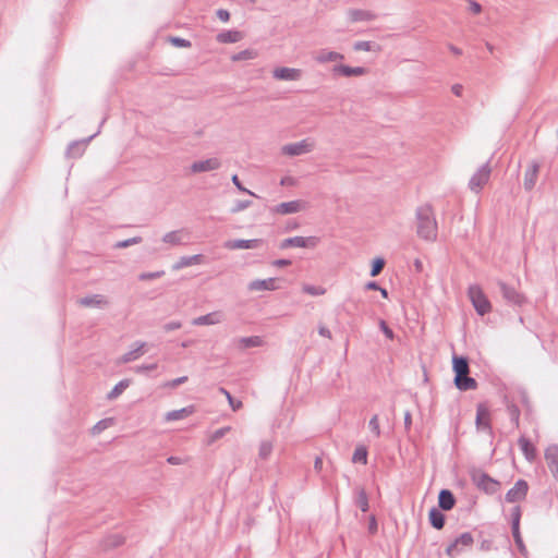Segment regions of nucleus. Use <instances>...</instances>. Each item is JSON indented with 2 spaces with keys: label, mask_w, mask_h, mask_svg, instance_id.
<instances>
[{
  "label": "nucleus",
  "mask_w": 558,
  "mask_h": 558,
  "mask_svg": "<svg viewBox=\"0 0 558 558\" xmlns=\"http://www.w3.org/2000/svg\"><path fill=\"white\" fill-rule=\"evenodd\" d=\"M380 329L381 331L384 332V335L388 338V339H393L395 337V333L392 331V329L386 324L385 320H380Z\"/></svg>",
  "instance_id": "58"
},
{
  "label": "nucleus",
  "mask_w": 558,
  "mask_h": 558,
  "mask_svg": "<svg viewBox=\"0 0 558 558\" xmlns=\"http://www.w3.org/2000/svg\"><path fill=\"white\" fill-rule=\"evenodd\" d=\"M243 39V34L236 29L220 32L217 35V41L220 44H234Z\"/></svg>",
  "instance_id": "29"
},
{
  "label": "nucleus",
  "mask_w": 558,
  "mask_h": 558,
  "mask_svg": "<svg viewBox=\"0 0 558 558\" xmlns=\"http://www.w3.org/2000/svg\"><path fill=\"white\" fill-rule=\"evenodd\" d=\"M221 162L218 158H208L205 160L195 161L191 165V171L193 173L207 172L219 169Z\"/></svg>",
  "instance_id": "15"
},
{
  "label": "nucleus",
  "mask_w": 558,
  "mask_h": 558,
  "mask_svg": "<svg viewBox=\"0 0 558 558\" xmlns=\"http://www.w3.org/2000/svg\"><path fill=\"white\" fill-rule=\"evenodd\" d=\"M538 171L539 163L537 161H532L524 173L523 185L526 191H531L535 186Z\"/></svg>",
  "instance_id": "17"
},
{
  "label": "nucleus",
  "mask_w": 558,
  "mask_h": 558,
  "mask_svg": "<svg viewBox=\"0 0 558 558\" xmlns=\"http://www.w3.org/2000/svg\"><path fill=\"white\" fill-rule=\"evenodd\" d=\"M124 543V537L120 534H112L105 538L104 548L111 549L121 546Z\"/></svg>",
  "instance_id": "37"
},
{
  "label": "nucleus",
  "mask_w": 558,
  "mask_h": 558,
  "mask_svg": "<svg viewBox=\"0 0 558 558\" xmlns=\"http://www.w3.org/2000/svg\"><path fill=\"white\" fill-rule=\"evenodd\" d=\"M452 371L454 373V376L468 375L470 372L468 357L454 354L452 356Z\"/></svg>",
  "instance_id": "22"
},
{
  "label": "nucleus",
  "mask_w": 558,
  "mask_h": 558,
  "mask_svg": "<svg viewBox=\"0 0 558 558\" xmlns=\"http://www.w3.org/2000/svg\"><path fill=\"white\" fill-rule=\"evenodd\" d=\"M518 445L524 456V458L532 462L536 458V448L535 446L525 437L521 436L518 440Z\"/></svg>",
  "instance_id": "25"
},
{
  "label": "nucleus",
  "mask_w": 558,
  "mask_h": 558,
  "mask_svg": "<svg viewBox=\"0 0 558 558\" xmlns=\"http://www.w3.org/2000/svg\"><path fill=\"white\" fill-rule=\"evenodd\" d=\"M511 532H512L514 543H515L520 554L523 555L524 557H527L529 551H527V548L522 539L520 529L511 530Z\"/></svg>",
  "instance_id": "40"
},
{
  "label": "nucleus",
  "mask_w": 558,
  "mask_h": 558,
  "mask_svg": "<svg viewBox=\"0 0 558 558\" xmlns=\"http://www.w3.org/2000/svg\"><path fill=\"white\" fill-rule=\"evenodd\" d=\"M129 379H122L120 380L112 390L107 395L108 400H114L117 399L129 386H130Z\"/></svg>",
  "instance_id": "36"
},
{
  "label": "nucleus",
  "mask_w": 558,
  "mask_h": 558,
  "mask_svg": "<svg viewBox=\"0 0 558 558\" xmlns=\"http://www.w3.org/2000/svg\"><path fill=\"white\" fill-rule=\"evenodd\" d=\"M348 19L352 23L363 22V21H374L376 19V14L361 9H350L348 11Z\"/></svg>",
  "instance_id": "23"
},
{
  "label": "nucleus",
  "mask_w": 558,
  "mask_h": 558,
  "mask_svg": "<svg viewBox=\"0 0 558 558\" xmlns=\"http://www.w3.org/2000/svg\"><path fill=\"white\" fill-rule=\"evenodd\" d=\"M496 284L499 288V291L507 303L511 305L521 306L526 302L525 296L521 294L514 287L506 283L500 279L496 280Z\"/></svg>",
  "instance_id": "3"
},
{
  "label": "nucleus",
  "mask_w": 558,
  "mask_h": 558,
  "mask_svg": "<svg viewBox=\"0 0 558 558\" xmlns=\"http://www.w3.org/2000/svg\"><path fill=\"white\" fill-rule=\"evenodd\" d=\"M146 342L144 341H136L134 343L135 348L126 353H124L121 357H120V362L121 363H130V362H133L135 360H137L141 355H143L145 353V347H146Z\"/></svg>",
  "instance_id": "24"
},
{
  "label": "nucleus",
  "mask_w": 558,
  "mask_h": 558,
  "mask_svg": "<svg viewBox=\"0 0 558 558\" xmlns=\"http://www.w3.org/2000/svg\"><path fill=\"white\" fill-rule=\"evenodd\" d=\"M493 547V542L489 539H483L480 544V549L483 551H488Z\"/></svg>",
  "instance_id": "62"
},
{
  "label": "nucleus",
  "mask_w": 558,
  "mask_h": 558,
  "mask_svg": "<svg viewBox=\"0 0 558 558\" xmlns=\"http://www.w3.org/2000/svg\"><path fill=\"white\" fill-rule=\"evenodd\" d=\"M301 208H302V205H301L300 201H290V202L280 203L278 205L271 207L270 211L272 214H278V215H289V214H295V213L300 211Z\"/></svg>",
  "instance_id": "18"
},
{
  "label": "nucleus",
  "mask_w": 558,
  "mask_h": 558,
  "mask_svg": "<svg viewBox=\"0 0 558 558\" xmlns=\"http://www.w3.org/2000/svg\"><path fill=\"white\" fill-rule=\"evenodd\" d=\"M263 243V239H235L227 241L225 247L228 250H253L259 247Z\"/></svg>",
  "instance_id": "10"
},
{
  "label": "nucleus",
  "mask_w": 558,
  "mask_h": 558,
  "mask_svg": "<svg viewBox=\"0 0 558 558\" xmlns=\"http://www.w3.org/2000/svg\"><path fill=\"white\" fill-rule=\"evenodd\" d=\"M353 49L356 51H374L378 50L379 46L372 41L360 40L354 43Z\"/></svg>",
  "instance_id": "42"
},
{
  "label": "nucleus",
  "mask_w": 558,
  "mask_h": 558,
  "mask_svg": "<svg viewBox=\"0 0 558 558\" xmlns=\"http://www.w3.org/2000/svg\"><path fill=\"white\" fill-rule=\"evenodd\" d=\"M187 381V376H181L175 379L168 381L165 386L169 388H175Z\"/></svg>",
  "instance_id": "56"
},
{
  "label": "nucleus",
  "mask_w": 558,
  "mask_h": 558,
  "mask_svg": "<svg viewBox=\"0 0 558 558\" xmlns=\"http://www.w3.org/2000/svg\"><path fill=\"white\" fill-rule=\"evenodd\" d=\"M453 383L461 391L474 390L477 388V381L468 375L454 376Z\"/></svg>",
  "instance_id": "26"
},
{
  "label": "nucleus",
  "mask_w": 558,
  "mask_h": 558,
  "mask_svg": "<svg viewBox=\"0 0 558 558\" xmlns=\"http://www.w3.org/2000/svg\"><path fill=\"white\" fill-rule=\"evenodd\" d=\"M430 525L436 530H441L445 525L446 518L440 509L433 507L428 512Z\"/></svg>",
  "instance_id": "30"
},
{
  "label": "nucleus",
  "mask_w": 558,
  "mask_h": 558,
  "mask_svg": "<svg viewBox=\"0 0 558 558\" xmlns=\"http://www.w3.org/2000/svg\"><path fill=\"white\" fill-rule=\"evenodd\" d=\"M469 10L473 14H478L482 11V5L478 2L471 0L469 1Z\"/></svg>",
  "instance_id": "60"
},
{
  "label": "nucleus",
  "mask_w": 558,
  "mask_h": 558,
  "mask_svg": "<svg viewBox=\"0 0 558 558\" xmlns=\"http://www.w3.org/2000/svg\"><path fill=\"white\" fill-rule=\"evenodd\" d=\"M352 461L354 463L366 464L367 463V449L364 446L357 447L353 452Z\"/></svg>",
  "instance_id": "41"
},
{
  "label": "nucleus",
  "mask_w": 558,
  "mask_h": 558,
  "mask_svg": "<svg viewBox=\"0 0 558 558\" xmlns=\"http://www.w3.org/2000/svg\"><path fill=\"white\" fill-rule=\"evenodd\" d=\"M333 74H340L343 76H359L363 75L366 72V69L363 66H349L344 64L336 65L332 69Z\"/></svg>",
  "instance_id": "28"
},
{
  "label": "nucleus",
  "mask_w": 558,
  "mask_h": 558,
  "mask_svg": "<svg viewBox=\"0 0 558 558\" xmlns=\"http://www.w3.org/2000/svg\"><path fill=\"white\" fill-rule=\"evenodd\" d=\"M263 343H264V340L259 336L242 337V338L238 339V347L241 350L262 347Z\"/></svg>",
  "instance_id": "34"
},
{
  "label": "nucleus",
  "mask_w": 558,
  "mask_h": 558,
  "mask_svg": "<svg viewBox=\"0 0 558 558\" xmlns=\"http://www.w3.org/2000/svg\"><path fill=\"white\" fill-rule=\"evenodd\" d=\"M167 462L172 465H180V464H183L184 461L180 457L171 456L167 459Z\"/></svg>",
  "instance_id": "63"
},
{
  "label": "nucleus",
  "mask_w": 558,
  "mask_h": 558,
  "mask_svg": "<svg viewBox=\"0 0 558 558\" xmlns=\"http://www.w3.org/2000/svg\"><path fill=\"white\" fill-rule=\"evenodd\" d=\"M314 59L318 63H326V62H332V61L342 60L343 59V54H341L339 52H336V51H328L326 49H322V50H319L316 53Z\"/></svg>",
  "instance_id": "33"
},
{
  "label": "nucleus",
  "mask_w": 558,
  "mask_h": 558,
  "mask_svg": "<svg viewBox=\"0 0 558 558\" xmlns=\"http://www.w3.org/2000/svg\"><path fill=\"white\" fill-rule=\"evenodd\" d=\"M368 532L371 534H375L377 532V521L374 515H371L369 522H368Z\"/></svg>",
  "instance_id": "61"
},
{
  "label": "nucleus",
  "mask_w": 558,
  "mask_h": 558,
  "mask_svg": "<svg viewBox=\"0 0 558 558\" xmlns=\"http://www.w3.org/2000/svg\"><path fill=\"white\" fill-rule=\"evenodd\" d=\"M231 180H232V183L236 186V189H238L239 191H241V192H243V193H247V194H250V195H252V196H254V197L259 198V196H258V195H256L255 193H253L252 191H250V190L245 189V187L242 185V183H241V181H240V179H239V177H238L236 174H233V175H232V178H231Z\"/></svg>",
  "instance_id": "49"
},
{
  "label": "nucleus",
  "mask_w": 558,
  "mask_h": 558,
  "mask_svg": "<svg viewBox=\"0 0 558 558\" xmlns=\"http://www.w3.org/2000/svg\"><path fill=\"white\" fill-rule=\"evenodd\" d=\"M468 296L478 315L484 316L492 311V304L478 284L469 287Z\"/></svg>",
  "instance_id": "2"
},
{
  "label": "nucleus",
  "mask_w": 558,
  "mask_h": 558,
  "mask_svg": "<svg viewBox=\"0 0 558 558\" xmlns=\"http://www.w3.org/2000/svg\"><path fill=\"white\" fill-rule=\"evenodd\" d=\"M142 241H143L142 236H133V238L117 242L113 245V247L114 248H125L131 245L140 244Z\"/></svg>",
  "instance_id": "46"
},
{
  "label": "nucleus",
  "mask_w": 558,
  "mask_h": 558,
  "mask_svg": "<svg viewBox=\"0 0 558 558\" xmlns=\"http://www.w3.org/2000/svg\"><path fill=\"white\" fill-rule=\"evenodd\" d=\"M187 240H189V232H186L183 229L167 232L162 236V242L166 244H169L171 246L184 245L187 243Z\"/></svg>",
  "instance_id": "13"
},
{
  "label": "nucleus",
  "mask_w": 558,
  "mask_h": 558,
  "mask_svg": "<svg viewBox=\"0 0 558 558\" xmlns=\"http://www.w3.org/2000/svg\"><path fill=\"white\" fill-rule=\"evenodd\" d=\"M355 504L362 512L368 511V498L366 492L363 488L357 490Z\"/></svg>",
  "instance_id": "39"
},
{
  "label": "nucleus",
  "mask_w": 558,
  "mask_h": 558,
  "mask_svg": "<svg viewBox=\"0 0 558 558\" xmlns=\"http://www.w3.org/2000/svg\"><path fill=\"white\" fill-rule=\"evenodd\" d=\"M157 366H158L157 363L143 364V365L135 366L133 369L137 374H143V373H146L149 371H155L157 368Z\"/></svg>",
  "instance_id": "51"
},
{
  "label": "nucleus",
  "mask_w": 558,
  "mask_h": 558,
  "mask_svg": "<svg viewBox=\"0 0 558 558\" xmlns=\"http://www.w3.org/2000/svg\"><path fill=\"white\" fill-rule=\"evenodd\" d=\"M171 43L175 47H180V48L191 47V43L187 39H184V38H181V37H172L171 38Z\"/></svg>",
  "instance_id": "55"
},
{
  "label": "nucleus",
  "mask_w": 558,
  "mask_h": 558,
  "mask_svg": "<svg viewBox=\"0 0 558 558\" xmlns=\"http://www.w3.org/2000/svg\"><path fill=\"white\" fill-rule=\"evenodd\" d=\"M416 233L425 241H435L437 239V221L430 205L425 204L416 209Z\"/></svg>",
  "instance_id": "1"
},
{
  "label": "nucleus",
  "mask_w": 558,
  "mask_h": 558,
  "mask_svg": "<svg viewBox=\"0 0 558 558\" xmlns=\"http://www.w3.org/2000/svg\"><path fill=\"white\" fill-rule=\"evenodd\" d=\"M216 14H217V17H218L221 22H223V23H226V22H228V21L230 20V13H229V11H228V10L219 9V10L216 12Z\"/></svg>",
  "instance_id": "59"
},
{
  "label": "nucleus",
  "mask_w": 558,
  "mask_h": 558,
  "mask_svg": "<svg viewBox=\"0 0 558 558\" xmlns=\"http://www.w3.org/2000/svg\"><path fill=\"white\" fill-rule=\"evenodd\" d=\"M181 327H182V324L179 320H172V322H169V323H167V324H165L162 326L163 330L167 331V332H170L172 330H177V329H179Z\"/></svg>",
  "instance_id": "57"
},
{
  "label": "nucleus",
  "mask_w": 558,
  "mask_h": 558,
  "mask_svg": "<svg viewBox=\"0 0 558 558\" xmlns=\"http://www.w3.org/2000/svg\"><path fill=\"white\" fill-rule=\"evenodd\" d=\"M219 391L226 396L228 402H229V405L231 407V409L233 411H238L239 409L242 408V401L241 400H236L232 397V395L223 387H220L219 388Z\"/></svg>",
  "instance_id": "44"
},
{
  "label": "nucleus",
  "mask_w": 558,
  "mask_h": 558,
  "mask_svg": "<svg viewBox=\"0 0 558 558\" xmlns=\"http://www.w3.org/2000/svg\"><path fill=\"white\" fill-rule=\"evenodd\" d=\"M368 427L377 437L380 435V427L377 414L372 416V418L368 422Z\"/></svg>",
  "instance_id": "50"
},
{
  "label": "nucleus",
  "mask_w": 558,
  "mask_h": 558,
  "mask_svg": "<svg viewBox=\"0 0 558 558\" xmlns=\"http://www.w3.org/2000/svg\"><path fill=\"white\" fill-rule=\"evenodd\" d=\"M302 76V71L294 68H276L272 71V77L280 81H298Z\"/></svg>",
  "instance_id": "14"
},
{
  "label": "nucleus",
  "mask_w": 558,
  "mask_h": 558,
  "mask_svg": "<svg viewBox=\"0 0 558 558\" xmlns=\"http://www.w3.org/2000/svg\"><path fill=\"white\" fill-rule=\"evenodd\" d=\"M475 425L478 430L487 432L489 435L493 434L490 411L485 403H478L476 405Z\"/></svg>",
  "instance_id": "6"
},
{
  "label": "nucleus",
  "mask_w": 558,
  "mask_h": 558,
  "mask_svg": "<svg viewBox=\"0 0 558 558\" xmlns=\"http://www.w3.org/2000/svg\"><path fill=\"white\" fill-rule=\"evenodd\" d=\"M229 430H230V427H221V428L216 429L210 437V442H214V441L222 438Z\"/></svg>",
  "instance_id": "53"
},
{
  "label": "nucleus",
  "mask_w": 558,
  "mask_h": 558,
  "mask_svg": "<svg viewBox=\"0 0 558 558\" xmlns=\"http://www.w3.org/2000/svg\"><path fill=\"white\" fill-rule=\"evenodd\" d=\"M521 508L515 506L511 511V530L520 529Z\"/></svg>",
  "instance_id": "47"
},
{
  "label": "nucleus",
  "mask_w": 558,
  "mask_h": 558,
  "mask_svg": "<svg viewBox=\"0 0 558 558\" xmlns=\"http://www.w3.org/2000/svg\"><path fill=\"white\" fill-rule=\"evenodd\" d=\"M163 275V271H154V272H143L138 276L140 280H153L161 277Z\"/></svg>",
  "instance_id": "54"
},
{
  "label": "nucleus",
  "mask_w": 558,
  "mask_h": 558,
  "mask_svg": "<svg viewBox=\"0 0 558 558\" xmlns=\"http://www.w3.org/2000/svg\"><path fill=\"white\" fill-rule=\"evenodd\" d=\"M258 56L255 49H244L231 56L233 62L253 60Z\"/></svg>",
  "instance_id": "35"
},
{
  "label": "nucleus",
  "mask_w": 558,
  "mask_h": 558,
  "mask_svg": "<svg viewBox=\"0 0 558 558\" xmlns=\"http://www.w3.org/2000/svg\"><path fill=\"white\" fill-rule=\"evenodd\" d=\"M303 291L311 295H322L325 292L324 289H322L319 287H315V286H310V284L304 286Z\"/></svg>",
  "instance_id": "52"
},
{
  "label": "nucleus",
  "mask_w": 558,
  "mask_h": 558,
  "mask_svg": "<svg viewBox=\"0 0 558 558\" xmlns=\"http://www.w3.org/2000/svg\"><path fill=\"white\" fill-rule=\"evenodd\" d=\"M272 265L276 266V267H286V266L291 265V260L290 259H284V258L276 259V260L272 262Z\"/></svg>",
  "instance_id": "64"
},
{
  "label": "nucleus",
  "mask_w": 558,
  "mask_h": 558,
  "mask_svg": "<svg viewBox=\"0 0 558 558\" xmlns=\"http://www.w3.org/2000/svg\"><path fill=\"white\" fill-rule=\"evenodd\" d=\"M529 490L527 482L524 480H518L512 488H510L506 494L507 502H517L523 500Z\"/></svg>",
  "instance_id": "9"
},
{
  "label": "nucleus",
  "mask_w": 558,
  "mask_h": 558,
  "mask_svg": "<svg viewBox=\"0 0 558 558\" xmlns=\"http://www.w3.org/2000/svg\"><path fill=\"white\" fill-rule=\"evenodd\" d=\"M251 205H252V201H250V199L236 201L234 203L233 207L231 208V213L232 214L240 213V211L248 208Z\"/></svg>",
  "instance_id": "48"
},
{
  "label": "nucleus",
  "mask_w": 558,
  "mask_h": 558,
  "mask_svg": "<svg viewBox=\"0 0 558 558\" xmlns=\"http://www.w3.org/2000/svg\"><path fill=\"white\" fill-rule=\"evenodd\" d=\"M314 145L307 140L288 144L282 147V153L288 156H300L313 150Z\"/></svg>",
  "instance_id": "11"
},
{
  "label": "nucleus",
  "mask_w": 558,
  "mask_h": 558,
  "mask_svg": "<svg viewBox=\"0 0 558 558\" xmlns=\"http://www.w3.org/2000/svg\"><path fill=\"white\" fill-rule=\"evenodd\" d=\"M473 476L476 486L487 494H495L498 490V481L492 478L487 473L478 472Z\"/></svg>",
  "instance_id": "8"
},
{
  "label": "nucleus",
  "mask_w": 558,
  "mask_h": 558,
  "mask_svg": "<svg viewBox=\"0 0 558 558\" xmlns=\"http://www.w3.org/2000/svg\"><path fill=\"white\" fill-rule=\"evenodd\" d=\"M492 168L489 160L482 165L469 181V189L474 193H480L483 186L488 182Z\"/></svg>",
  "instance_id": "4"
},
{
  "label": "nucleus",
  "mask_w": 558,
  "mask_h": 558,
  "mask_svg": "<svg viewBox=\"0 0 558 558\" xmlns=\"http://www.w3.org/2000/svg\"><path fill=\"white\" fill-rule=\"evenodd\" d=\"M319 239L316 236H292L284 239L279 247L281 250H286L289 247H303V248H314L318 245Z\"/></svg>",
  "instance_id": "5"
},
{
  "label": "nucleus",
  "mask_w": 558,
  "mask_h": 558,
  "mask_svg": "<svg viewBox=\"0 0 558 558\" xmlns=\"http://www.w3.org/2000/svg\"><path fill=\"white\" fill-rule=\"evenodd\" d=\"M221 322V316L216 313H208L206 315L198 316L192 320L194 326L216 325Z\"/></svg>",
  "instance_id": "31"
},
{
  "label": "nucleus",
  "mask_w": 558,
  "mask_h": 558,
  "mask_svg": "<svg viewBox=\"0 0 558 558\" xmlns=\"http://www.w3.org/2000/svg\"><path fill=\"white\" fill-rule=\"evenodd\" d=\"M247 289L250 291H272L276 289L275 279H256L248 283Z\"/></svg>",
  "instance_id": "27"
},
{
  "label": "nucleus",
  "mask_w": 558,
  "mask_h": 558,
  "mask_svg": "<svg viewBox=\"0 0 558 558\" xmlns=\"http://www.w3.org/2000/svg\"><path fill=\"white\" fill-rule=\"evenodd\" d=\"M545 460L554 477L558 478V445H550L546 448Z\"/></svg>",
  "instance_id": "16"
},
{
  "label": "nucleus",
  "mask_w": 558,
  "mask_h": 558,
  "mask_svg": "<svg viewBox=\"0 0 558 558\" xmlns=\"http://www.w3.org/2000/svg\"><path fill=\"white\" fill-rule=\"evenodd\" d=\"M78 303L86 307H105L109 304L108 300L101 294L86 295L80 299Z\"/></svg>",
  "instance_id": "20"
},
{
  "label": "nucleus",
  "mask_w": 558,
  "mask_h": 558,
  "mask_svg": "<svg viewBox=\"0 0 558 558\" xmlns=\"http://www.w3.org/2000/svg\"><path fill=\"white\" fill-rule=\"evenodd\" d=\"M473 542L474 539L470 532L462 533L447 546L446 554L449 557H456L463 550L464 547H470Z\"/></svg>",
  "instance_id": "7"
},
{
  "label": "nucleus",
  "mask_w": 558,
  "mask_h": 558,
  "mask_svg": "<svg viewBox=\"0 0 558 558\" xmlns=\"http://www.w3.org/2000/svg\"><path fill=\"white\" fill-rule=\"evenodd\" d=\"M507 412L509 414L510 421L515 427H519L520 424V409L514 403L507 404Z\"/></svg>",
  "instance_id": "38"
},
{
  "label": "nucleus",
  "mask_w": 558,
  "mask_h": 558,
  "mask_svg": "<svg viewBox=\"0 0 558 558\" xmlns=\"http://www.w3.org/2000/svg\"><path fill=\"white\" fill-rule=\"evenodd\" d=\"M99 133L97 131L95 134L88 136L87 138L81 140V141H73L69 144L66 148V156L70 158H78L83 155L86 146L88 143Z\"/></svg>",
  "instance_id": "12"
},
{
  "label": "nucleus",
  "mask_w": 558,
  "mask_h": 558,
  "mask_svg": "<svg viewBox=\"0 0 558 558\" xmlns=\"http://www.w3.org/2000/svg\"><path fill=\"white\" fill-rule=\"evenodd\" d=\"M204 262V256L202 254H195L192 256H182L179 258L177 263L173 264V270H180L193 265H199Z\"/></svg>",
  "instance_id": "21"
},
{
  "label": "nucleus",
  "mask_w": 558,
  "mask_h": 558,
  "mask_svg": "<svg viewBox=\"0 0 558 558\" xmlns=\"http://www.w3.org/2000/svg\"><path fill=\"white\" fill-rule=\"evenodd\" d=\"M272 452V444L268 440H263L259 445L258 457L262 460H267Z\"/></svg>",
  "instance_id": "43"
},
{
  "label": "nucleus",
  "mask_w": 558,
  "mask_h": 558,
  "mask_svg": "<svg viewBox=\"0 0 558 558\" xmlns=\"http://www.w3.org/2000/svg\"><path fill=\"white\" fill-rule=\"evenodd\" d=\"M192 413H194V407L189 405V407H185V408H182L179 410L169 411L165 415V420L167 422L179 421V420H183V418L187 417Z\"/></svg>",
  "instance_id": "32"
},
{
  "label": "nucleus",
  "mask_w": 558,
  "mask_h": 558,
  "mask_svg": "<svg viewBox=\"0 0 558 558\" xmlns=\"http://www.w3.org/2000/svg\"><path fill=\"white\" fill-rule=\"evenodd\" d=\"M456 505V497L449 489H441L438 494V507L442 511L451 510Z\"/></svg>",
  "instance_id": "19"
},
{
  "label": "nucleus",
  "mask_w": 558,
  "mask_h": 558,
  "mask_svg": "<svg viewBox=\"0 0 558 558\" xmlns=\"http://www.w3.org/2000/svg\"><path fill=\"white\" fill-rule=\"evenodd\" d=\"M385 264H386V262L383 257L374 258L373 263H372V268H371L369 275L372 277L378 276L383 271Z\"/></svg>",
  "instance_id": "45"
}]
</instances>
